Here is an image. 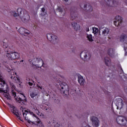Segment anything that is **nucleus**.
Returning <instances> with one entry per match:
<instances>
[{"instance_id":"obj_23","label":"nucleus","mask_w":127,"mask_h":127,"mask_svg":"<svg viewBox=\"0 0 127 127\" xmlns=\"http://www.w3.org/2000/svg\"><path fill=\"white\" fill-rule=\"evenodd\" d=\"M127 36L125 34H122V35L120 37V41L121 42H125V41H127Z\"/></svg>"},{"instance_id":"obj_44","label":"nucleus","mask_w":127,"mask_h":127,"mask_svg":"<svg viewBox=\"0 0 127 127\" xmlns=\"http://www.w3.org/2000/svg\"><path fill=\"white\" fill-rule=\"evenodd\" d=\"M24 62L23 60H22L20 61V62Z\"/></svg>"},{"instance_id":"obj_20","label":"nucleus","mask_w":127,"mask_h":127,"mask_svg":"<svg viewBox=\"0 0 127 127\" xmlns=\"http://www.w3.org/2000/svg\"><path fill=\"white\" fill-rule=\"evenodd\" d=\"M108 54L110 57L114 58L115 57V51H114L113 49H109L108 50Z\"/></svg>"},{"instance_id":"obj_32","label":"nucleus","mask_w":127,"mask_h":127,"mask_svg":"<svg viewBox=\"0 0 127 127\" xmlns=\"http://www.w3.org/2000/svg\"><path fill=\"white\" fill-rule=\"evenodd\" d=\"M99 31V29L97 28H93V32L94 34L97 33Z\"/></svg>"},{"instance_id":"obj_36","label":"nucleus","mask_w":127,"mask_h":127,"mask_svg":"<svg viewBox=\"0 0 127 127\" xmlns=\"http://www.w3.org/2000/svg\"><path fill=\"white\" fill-rule=\"evenodd\" d=\"M3 47L4 48V47H5V48L7 49V48H8V46L7 45L5 44V46L3 45Z\"/></svg>"},{"instance_id":"obj_2","label":"nucleus","mask_w":127,"mask_h":127,"mask_svg":"<svg viewBox=\"0 0 127 127\" xmlns=\"http://www.w3.org/2000/svg\"><path fill=\"white\" fill-rule=\"evenodd\" d=\"M9 88L7 84L5 83V81L1 80H0V93H3V95L7 100H11V96L8 92Z\"/></svg>"},{"instance_id":"obj_8","label":"nucleus","mask_w":127,"mask_h":127,"mask_svg":"<svg viewBox=\"0 0 127 127\" xmlns=\"http://www.w3.org/2000/svg\"><path fill=\"white\" fill-rule=\"evenodd\" d=\"M116 122L119 125L126 126L127 124V118L124 116H118L116 118Z\"/></svg>"},{"instance_id":"obj_3","label":"nucleus","mask_w":127,"mask_h":127,"mask_svg":"<svg viewBox=\"0 0 127 127\" xmlns=\"http://www.w3.org/2000/svg\"><path fill=\"white\" fill-rule=\"evenodd\" d=\"M10 86L12 87V88H13L14 89H12L11 94L13 97H14L15 100L16 102H18V103H19V104H21V105H24L25 103H26V97L24 96V95H23L24 99H21L19 96H16V92H15V85L13 84V83L10 82Z\"/></svg>"},{"instance_id":"obj_17","label":"nucleus","mask_w":127,"mask_h":127,"mask_svg":"<svg viewBox=\"0 0 127 127\" xmlns=\"http://www.w3.org/2000/svg\"><path fill=\"white\" fill-rule=\"evenodd\" d=\"M41 108L42 110L44 111H47L48 113H51V108L47 105H41Z\"/></svg>"},{"instance_id":"obj_46","label":"nucleus","mask_w":127,"mask_h":127,"mask_svg":"<svg viewBox=\"0 0 127 127\" xmlns=\"http://www.w3.org/2000/svg\"><path fill=\"white\" fill-rule=\"evenodd\" d=\"M89 30H90L88 29L87 30V31H89Z\"/></svg>"},{"instance_id":"obj_42","label":"nucleus","mask_w":127,"mask_h":127,"mask_svg":"<svg viewBox=\"0 0 127 127\" xmlns=\"http://www.w3.org/2000/svg\"><path fill=\"white\" fill-rule=\"evenodd\" d=\"M120 68H121V69L122 70V71L123 72H124V70H123V68H122V66H121Z\"/></svg>"},{"instance_id":"obj_14","label":"nucleus","mask_w":127,"mask_h":127,"mask_svg":"<svg viewBox=\"0 0 127 127\" xmlns=\"http://www.w3.org/2000/svg\"><path fill=\"white\" fill-rule=\"evenodd\" d=\"M91 121L92 125L95 127H99V120L96 117H92L91 118Z\"/></svg>"},{"instance_id":"obj_29","label":"nucleus","mask_w":127,"mask_h":127,"mask_svg":"<svg viewBox=\"0 0 127 127\" xmlns=\"http://www.w3.org/2000/svg\"><path fill=\"white\" fill-rule=\"evenodd\" d=\"M83 5L84 8H87V4H85V3H84V2H83L82 3H80V4H79V6H80V7L81 8H83V7H82Z\"/></svg>"},{"instance_id":"obj_26","label":"nucleus","mask_w":127,"mask_h":127,"mask_svg":"<svg viewBox=\"0 0 127 127\" xmlns=\"http://www.w3.org/2000/svg\"><path fill=\"white\" fill-rule=\"evenodd\" d=\"M87 38L90 42H92V41H94V40H93V36H92L91 34L87 35Z\"/></svg>"},{"instance_id":"obj_28","label":"nucleus","mask_w":127,"mask_h":127,"mask_svg":"<svg viewBox=\"0 0 127 127\" xmlns=\"http://www.w3.org/2000/svg\"><path fill=\"white\" fill-rule=\"evenodd\" d=\"M38 127H43V124L41 122V121L39 120L37 122V124H36Z\"/></svg>"},{"instance_id":"obj_7","label":"nucleus","mask_w":127,"mask_h":127,"mask_svg":"<svg viewBox=\"0 0 127 127\" xmlns=\"http://www.w3.org/2000/svg\"><path fill=\"white\" fill-rule=\"evenodd\" d=\"M5 67L7 72L10 73V78L12 79H13L14 81H15L16 83H19V84H20V83H21L20 79L17 77H15V76L14 75V74L16 75V72H13V75H11V73H10L11 72V68H10V67H9V66L8 65H7L5 66Z\"/></svg>"},{"instance_id":"obj_39","label":"nucleus","mask_w":127,"mask_h":127,"mask_svg":"<svg viewBox=\"0 0 127 127\" xmlns=\"http://www.w3.org/2000/svg\"><path fill=\"white\" fill-rule=\"evenodd\" d=\"M25 120L27 121L28 124H31V121H30V120H27V119H26V120Z\"/></svg>"},{"instance_id":"obj_22","label":"nucleus","mask_w":127,"mask_h":127,"mask_svg":"<svg viewBox=\"0 0 127 127\" xmlns=\"http://www.w3.org/2000/svg\"><path fill=\"white\" fill-rule=\"evenodd\" d=\"M105 63L106 66H110L111 65V59L108 57H105Z\"/></svg>"},{"instance_id":"obj_19","label":"nucleus","mask_w":127,"mask_h":127,"mask_svg":"<svg viewBox=\"0 0 127 127\" xmlns=\"http://www.w3.org/2000/svg\"><path fill=\"white\" fill-rule=\"evenodd\" d=\"M71 26L74 28V30H79L80 29V25L77 24L76 22H72L71 23Z\"/></svg>"},{"instance_id":"obj_24","label":"nucleus","mask_w":127,"mask_h":127,"mask_svg":"<svg viewBox=\"0 0 127 127\" xmlns=\"http://www.w3.org/2000/svg\"><path fill=\"white\" fill-rule=\"evenodd\" d=\"M32 111L33 112H34L35 114H37V115H39V114H40V112H39V110H38V108L36 107V105L34 106L32 108Z\"/></svg>"},{"instance_id":"obj_40","label":"nucleus","mask_w":127,"mask_h":127,"mask_svg":"<svg viewBox=\"0 0 127 127\" xmlns=\"http://www.w3.org/2000/svg\"><path fill=\"white\" fill-rule=\"evenodd\" d=\"M38 88H39V89H40L41 90H42V87L39 86Z\"/></svg>"},{"instance_id":"obj_34","label":"nucleus","mask_w":127,"mask_h":127,"mask_svg":"<svg viewBox=\"0 0 127 127\" xmlns=\"http://www.w3.org/2000/svg\"><path fill=\"white\" fill-rule=\"evenodd\" d=\"M59 10L60 12H63V8L61 7L59 8Z\"/></svg>"},{"instance_id":"obj_38","label":"nucleus","mask_w":127,"mask_h":127,"mask_svg":"<svg viewBox=\"0 0 127 127\" xmlns=\"http://www.w3.org/2000/svg\"><path fill=\"white\" fill-rule=\"evenodd\" d=\"M28 84L29 85V86H32V85H33V83H32V82H28Z\"/></svg>"},{"instance_id":"obj_6","label":"nucleus","mask_w":127,"mask_h":127,"mask_svg":"<svg viewBox=\"0 0 127 127\" xmlns=\"http://www.w3.org/2000/svg\"><path fill=\"white\" fill-rule=\"evenodd\" d=\"M5 56L9 60H15V59H17L20 57L18 53L11 51L9 52L8 51H7Z\"/></svg>"},{"instance_id":"obj_41","label":"nucleus","mask_w":127,"mask_h":127,"mask_svg":"<svg viewBox=\"0 0 127 127\" xmlns=\"http://www.w3.org/2000/svg\"><path fill=\"white\" fill-rule=\"evenodd\" d=\"M64 1H65V2H67L68 1H69V0H64Z\"/></svg>"},{"instance_id":"obj_27","label":"nucleus","mask_w":127,"mask_h":127,"mask_svg":"<svg viewBox=\"0 0 127 127\" xmlns=\"http://www.w3.org/2000/svg\"><path fill=\"white\" fill-rule=\"evenodd\" d=\"M41 10L42 12L41 13V15H42V16H44V15H46V12H45V8L44 7H43L41 8Z\"/></svg>"},{"instance_id":"obj_4","label":"nucleus","mask_w":127,"mask_h":127,"mask_svg":"<svg viewBox=\"0 0 127 127\" xmlns=\"http://www.w3.org/2000/svg\"><path fill=\"white\" fill-rule=\"evenodd\" d=\"M59 88H61L62 90H64L63 94L64 95L67 96L69 94V86L67 85V83L60 81L58 83H57Z\"/></svg>"},{"instance_id":"obj_13","label":"nucleus","mask_w":127,"mask_h":127,"mask_svg":"<svg viewBox=\"0 0 127 127\" xmlns=\"http://www.w3.org/2000/svg\"><path fill=\"white\" fill-rule=\"evenodd\" d=\"M18 32H19V33L20 34H22V35H29V34H30V32L23 28V27H20L18 30Z\"/></svg>"},{"instance_id":"obj_12","label":"nucleus","mask_w":127,"mask_h":127,"mask_svg":"<svg viewBox=\"0 0 127 127\" xmlns=\"http://www.w3.org/2000/svg\"><path fill=\"white\" fill-rule=\"evenodd\" d=\"M12 114L13 115H15L16 117H17V119L22 122V120H21V117H20L21 114L18 112V110L15 108L14 106L12 107V110L11 111Z\"/></svg>"},{"instance_id":"obj_37","label":"nucleus","mask_w":127,"mask_h":127,"mask_svg":"<svg viewBox=\"0 0 127 127\" xmlns=\"http://www.w3.org/2000/svg\"><path fill=\"white\" fill-rule=\"evenodd\" d=\"M31 114L33 115V117H34L35 118H36V115L34 114L33 112H31Z\"/></svg>"},{"instance_id":"obj_31","label":"nucleus","mask_w":127,"mask_h":127,"mask_svg":"<svg viewBox=\"0 0 127 127\" xmlns=\"http://www.w3.org/2000/svg\"><path fill=\"white\" fill-rule=\"evenodd\" d=\"M88 9H87V11H92L93 10V7H92V6H91L90 5H89L88 6Z\"/></svg>"},{"instance_id":"obj_25","label":"nucleus","mask_w":127,"mask_h":127,"mask_svg":"<svg viewBox=\"0 0 127 127\" xmlns=\"http://www.w3.org/2000/svg\"><path fill=\"white\" fill-rule=\"evenodd\" d=\"M109 32H110V29L106 28L102 32L103 34L104 35H108L109 34Z\"/></svg>"},{"instance_id":"obj_10","label":"nucleus","mask_w":127,"mask_h":127,"mask_svg":"<svg viewBox=\"0 0 127 127\" xmlns=\"http://www.w3.org/2000/svg\"><path fill=\"white\" fill-rule=\"evenodd\" d=\"M47 38L48 40H49V41H51V42L55 44L57 41L58 37L53 34H48L47 35Z\"/></svg>"},{"instance_id":"obj_5","label":"nucleus","mask_w":127,"mask_h":127,"mask_svg":"<svg viewBox=\"0 0 127 127\" xmlns=\"http://www.w3.org/2000/svg\"><path fill=\"white\" fill-rule=\"evenodd\" d=\"M32 63L33 66H35L38 68H41L43 67V68H45V64H44V62L41 59H39L37 58L36 59H34L32 60Z\"/></svg>"},{"instance_id":"obj_47","label":"nucleus","mask_w":127,"mask_h":127,"mask_svg":"<svg viewBox=\"0 0 127 127\" xmlns=\"http://www.w3.org/2000/svg\"><path fill=\"white\" fill-rule=\"evenodd\" d=\"M58 102H59V100H58Z\"/></svg>"},{"instance_id":"obj_30","label":"nucleus","mask_w":127,"mask_h":127,"mask_svg":"<svg viewBox=\"0 0 127 127\" xmlns=\"http://www.w3.org/2000/svg\"><path fill=\"white\" fill-rule=\"evenodd\" d=\"M36 96H37V93H36L35 92H32L30 94L31 98H34V97H36Z\"/></svg>"},{"instance_id":"obj_11","label":"nucleus","mask_w":127,"mask_h":127,"mask_svg":"<svg viewBox=\"0 0 127 127\" xmlns=\"http://www.w3.org/2000/svg\"><path fill=\"white\" fill-rule=\"evenodd\" d=\"M115 20L116 21H114V25L117 27H120L121 24H122V23L123 22V18L120 15H118L115 17Z\"/></svg>"},{"instance_id":"obj_15","label":"nucleus","mask_w":127,"mask_h":127,"mask_svg":"<svg viewBox=\"0 0 127 127\" xmlns=\"http://www.w3.org/2000/svg\"><path fill=\"white\" fill-rule=\"evenodd\" d=\"M118 103H116L117 109L119 110V108H123L124 107V101L121 98H118L117 99Z\"/></svg>"},{"instance_id":"obj_21","label":"nucleus","mask_w":127,"mask_h":127,"mask_svg":"<svg viewBox=\"0 0 127 127\" xmlns=\"http://www.w3.org/2000/svg\"><path fill=\"white\" fill-rule=\"evenodd\" d=\"M87 53H88V51H84L82 52L80 54V58H81V59H82L83 60L84 59H86V58H87V57L88 56ZM83 57H84V59H83Z\"/></svg>"},{"instance_id":"obj_35","label":"nucleus","mask_w":127,"mask_h":127,"mask_svg":"<svg viewBox=\"0 0 127 127\" xmlns=\"http://www.w3.org/2000/svg\"><path fill=\"white\" fill-rule=\"evenodd\" d=\"M127 48H126L125 47H124V50H125V54H126V55H127Z\"/></svg>"},{"instance_id":"obj_43","label":"nucleus","mask_w":127,"mask_h":127,"mask_svg":"<svg viewBox=\"0 0 127 127\" xmlns=\"http://www.w3.org/2000/svg\"><path fill=\"white\" fill-rule=\"evenodd\" d=\"M34 27L35 28V29H36V25H34Z\"/></svg>"},{"instance_id":"obj_45","label":"nucleus","mask_w":127,"mask_h":127,"mask_svg":"<svg viewBox=\"0 0 127 127\" xmlns=\"http://www.w3.org/2000/svg\"><path fill=\"white\" fill-rule=\"evenodd\" d=\"M24 112H25V113H27V110H25Z\"/></svg>"},{"instance_id":"obj_18","label":"nucleus","mask_w":127,"mask_h":127,"mask_svg":"<svg viewBox=\"0 0 127 127\" xmlns=\"http://www.w3.org/2000/svg\"><path fill=\"white\" fill-rule=\"evenodd\" d=\"M78 81L81 86H83L85 84V79L81 75L78 76Z\"/></svg>"},{"instance_id":"obj_1","label":"nucleus","mask_w":127,"mask_h":127,"mask_svg":"<svg viewBox=\"0 0 127 127\" xmlns=\"http://www.w3.org/2000/svg\"><path fill=\"white\" fill-rule=\"evenodd\" d=\"M17 12H14V16H20L22 21L27 24L30 20V16L27 11L21 8H18Z\"/></svg>"},{"instance_id":"obj_33","label":"nucleus","mask_w":127,"mask_h":127,"mask_svg":"<svg viewBox=\"0 0 127 127\" xmlns=\"http://www.w3.org/2000/svg\"><path fill=\"white\" fill-rule=\"evenodd\" d=\"M22 114H23V116L25 120H26V116H27V114L25 112H22Z\"/></svg>"},{"instance_id":"obj_9","label":"nucleus","mask_w":127,"mask_h":127,"mask_svg":"<svg viewBox=\"0 0 127 127\" xmlns=\"http://www.w3.org/2000/svg\"><path fill=\"white\" fill-rule=\"evenodd\" d=\"M107 1L106 3V5L108 6H111V7H117L120 4L119 2L116 0H105Z\"/></svg>"},{"instance_id":"obj_16","label":"nucleus","mask_w":127,"mask_h":127,"mask_svg":"<svg viewBox=\"0 0 127 127\" xmlns=\"http://www.w3.org/2000/svg\"><path fill=\"white\" fill-rule=\"evenodd\" d=\"M70 19H71V20H76L77 19V18H78V16H77V12L71 10L70 11Z\"/></svg>"}]
</instances>
